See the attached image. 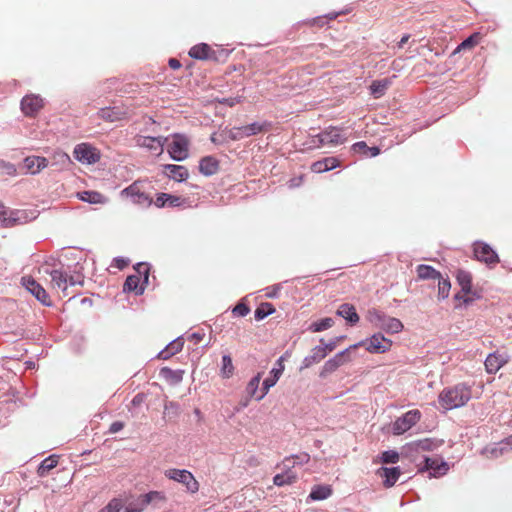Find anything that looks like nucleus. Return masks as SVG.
Returning <instances> with one entry per match:
<instances>
[{
	"label": "nucleus",
	"mask_w": 512,
	"mask_h": 512,
	"mask_svg": "<svg viewBox=\"0 0 512 512\" xmlns=\"http://www.w3.org/2000/svg\"><path fill=\"white\" fill-rule=\"evenodd\" d=\"M471 398V387L465 383H458L443 389L438 396V401L443 409L452 410L465 406Z\"/></svg>",
	"instance_id": "nucleus-1"
},
{
	"label": "nucleus",
	"mask_w": 512,
	"mask_h": 512,
	"mask_svg": "<svg viewBox=\"0 0 512 512\" xmlns=\"http://www.w3.org/2000/svg\"><path fill=\"white\" fill-rule=\"evenodd\" d=\"M121 195L138 205L150 206L153 202V199L146 192L145 183L142 181L133 182L121 191Z\"/></svg>",
	"instance_id": "nucleus-2"
},
{
	"label": "nucleus",
	"mask_w": 512,
	"mask_h": 512,
	"mask_svg": "<svg viewBox=\"0 0 512 512\" xmlns=\"http://www.w3.org/2000/svg\"><path fill=\"white\" fill-rule=\"evenodd\" d=\"M165 476L184 485L189 493L195 494L199 491V482L188 470L171 468L165 471Z\"/></svg>",
	"instance_id": "nucleus-3"
},
{
	"label": "nucleus",
	"mask_w": 512,
	"mask_h": 512,
	"mask_svg": "<svg viewBox=\"0 0 512 512\" xmlns=\"http://www.w3.org/2000/svg\"><path fill=\"white\" fill-rule=\"evenodd\" d=\"M368 317L376 327L388 333H399L404 327L399 319L382 315L376 310L369 311Z\"/></svg>",
	"instance_id": "nucleus-4"
},
{
	"label": "nucleus",
	"mask_w": 512,
	"mask_h": 512,
	"mask_svg": "<svg viewBox=\"0 0 512 512\" xmlns=\"http://www.w3.org/2000/svg\"><path fill=\"white\" fill-rule=\"evenodd\" d=\"M138 275H129L126 278L123 289L128 292H135L137 295L143 293L144 288L140 285V276H143V284H147L149 280V267L145 263H139L135 267Z\"/></svg>",
	"instance_id": "nucleus-5"
},
{
	"label": "nucleus",
	"mask_w": 512,
	"mask_h": 512,
	"mask_svg": "<svg viewBox=\"0 0 512 512\" xmlns=\"http://www.w3.org/2000/svg\"><path fill=\"white\" fill-rule=\"evenodd\" d=\"M189 139L183 134L172 135V141L167 147L170 157L176 161L185 160L189 154Z\"/></svg>",
	"instance_id": "nucleus-6"
},
{
	"label": "nucleus",
	"mask_w": 512,
	"mask_h": 512,
	"mask_svg": "<svg viewBox=\"0 0 512 512\" xmlns=\"http://www.w3.org/2000/svg\"><path fill=\"white\" fill-rule=\"evenodd\" d=\"M265 130V125L255 122L242 127H234L224 131L226 139L238 141L252 135H257Z\"/></svg>",
	"instance_id": "nucleus-7"
},
{
	"label": "nucleus",
	"mask_w": 512,
	"mask_h": 512,
	"mask_svg": "<svg viewBox=\"0 0 512 512\" xmlns=\"http://www.w3.org/2000/svg\"><path fill=\"white\" fill-rule=\"evenodd\" d=\"M346 140L343 135V131L337 127H329L323 132L312 138V144L316 147H320L322 145L330 144V145H338L342 144Z\"/></svg>",
	"instance_id": "nucleus-8"
},
{
	"label": "nucleus",
	"mask_w": 512,
	"mask_h": 512,
	"mask_svg": "<svg viewBox=\"0 0 512 512\" xmlns=\"http://www.w3.org/2000/svg\"><path fill=\"white\" fill-rule=\"evenodd\" d=\"M392 341L384 337L381 333L372 335L369 339L358 344V346H364L365 349L373 354H381L389 351L392 347ZM354 345L353 348H356Z\"/></svg>",
	"instance_id": "nucleus-9"
},
{
	"label": "nucleus",
	"mask_w": 512,
	"mask_h": 512,
	"mask_svg": "<svg viewBox=\"0 0 512 512\" xmlns=\"http://www.w3.org/2000/svg\"><path fill=\"white\" fill-rule=\"evenodd\" d=\"M45 273H47L50 276V289L56 292H62L64 296H67V289L68 286H73L76 284V281L73 279V277H68L66 273H64L61 270H45Z\"/></svg>",
	"instance_id": "nucleus-10"
},
{
	"label": "nucleus",
	"mask_w": 512,
	"mask_h": 512,
	"mask_svg": "<svg viewBox=\"0 0 512 512\" xmlns=\"http://www.w3.org/2000/svg\"><path fill=\"white\" fill-rule=\"evenodd\" d=\"M97 116L105 122L113 123L129 119L130 110L125 105L104 107L98 110Z\"/></svg>",
	"instance_id": "nucleus-11"
},
{
	"label": "nucleus",
	"mask_w": 512,
	"mask_h": 512,
	"mask_svg": "<svg viewBox=\"0 0 512 512\" xmlns=\"http://www.w3.org/2000/svg\"><path fill=\"white\" fill-rule=\"evenodd\" d=\"M21 284L43 305H52L47 291L32 276H23Z\"/></svg>",
	"instance_id": "nucleus-12"
},
{
	"label": "nucleus",
	"mask_w": 512,
	"mask_h": 512,
	"mask_svg": "<svg viewBox=\"0 0 512 512\" xmlns=\"http://www.w3.org/2000/svg\"><path fill=\"white\" fill-rule=\"evenodd\" d=\"M421 418V413L419 410H410L406 412L402 417H399L393 423V433L395 435H401L408 431L412 426H414Z\"/></svg>",
	"instance_id": "nucleus-13"
},
{
	"label": "nucleus",
	"mask_w": 512,
	"mask_h": 512,
	"mask_svg": "<svg viewBox=\"0 0 512 512\" xmlns=\"http://www.w3.org/2000/svg\"><path fill=\"white\" fill-rule=\"evenodd\" d=\"M74 157L83 164H94L99 161V151L90 144L81 143L75 146Z\"/></svg>",
	"instance_id": "nucleus-14"
},
{
	"label": "nucleus",
	"mask_w": 512,
	"mask_h": 512,
	"mask_svg": "<svg viewBox=\"0 0 512 512\" xmlns=\"http://www.w3.org/2000/svg\"><path fill=\"white\" fill-rule=\"evenodd\" d=\"M134 140L137 146L146 148L147 150L153 151L160 155L164 151V145L167 143L168 137H150L137 135Z\"/></svg>",
	"instance_id": "nucleus-15"
},
{
	"label": "nucleus",
	"mask_w": 512,
	"mask_h": 512,
	"mask_svg": "<svg viewBox=\"0 0 512 512\" xmlns=\"http://www.w3.org/2000/svg\"><path fill=\"white\" fill-rule=\"evenodd\" d=\"M473 250L477 260L484 262L487 265H496L499 263L497 253L488 244L484 242H475Z\"/></svg>",
	"instance_id": "nucleus-16"
},
{
	"label": "nucleus",
	"mask_w": 512,
	"mask_h": 512,
	"mask_svg": "<svg viewBox=\"0 0 512 512\" xmlns=\"http://www.w3.org/2000/svg\"><path fill=\"white\" fill-rule=\"evenodd\" d=\"M43 105V99L35 94L26 95L21 100V110L28 117H34L43 108Z\"/></svg>",
	"instance_id": "nucleus-17"
},
{
	"label": "nucleus",
	"mask_w": 512,
	"mask_h": 512,
	"mask_svg": "<svg viewBox=\"0 0 512 512\" xmlns=\"http://www.w3.org/2000/svg\"><path fill=\"white\" fill-rule=\"evenodd\" d=\"M277 367L271 371V377L266 378L263 381L261 393L256 397L257 401L262 400L268 393L269 389L273 387L284 371L283 357H280L276 362Z\"/></svg>",
	"instance_id": "nucleus-18"
},
{
	"label": "nucleus",
	"mask_w": 512,
	"mask_h": 512,
	"mask_svg": "<svg viewBox=\"0 0 512 512\" xmlns=\"http://www.w3.org/2000/svg\"><path fill=\"white\" fill-rule=\"evenodd\" d=\"M508 361H509V356L505 353H499V352L490 353L484 362L485 370L489 374H495Z\"/></svg>",
	"instance_id": "nucleus-19"
},
{
	"label": "nucleus",
	"mask_w": 512,
	"mask_h": 512,
	"mask_svg": "<svg viewBox=\"0 0 512 512\" xmlns=\"http://www.w3.org/2000/svg\"><path fill=\"white\" fill-rule=\"evenodd\" d=\"M349 361L348 349L336 354L333 358L329 359L325 362L322 370L320 372L321 377H326L327 375L336 371L340 366Z\"/></svg>",
	"instance_id": "nucleus-20"
},
{
	"label": "nucleus",
	"mask_w": 512,
	"mask_h": 512,
	"mask_svg": "<svg viewBox=\"0 0 512 512\" xmlns=\"http://www.w3.org/2000/svg\"><path fill=\"white\" fill-rule=\"evenodd\" d=\"M48 166V160L40 156H28L23 161L22 168L26 173L37 174Z\"/></svg>",
	"instance_id": "nucleus-21"
},
{
	"label": "nucleus",
	"mask_w": 512,
	"mask_h": 512,
	"mask_svg": "<svg viewBox=\"0 0 512 512\" xmlns=\"http://www.w3.org/2000/svg\"><path fill=\"white\" fill-rule=\"evenodd\" d=\"M18 211L9 210L0 202V223L2 227L10 228L22 223Z\"/></svg>",
	"instance_id": "nucleus-22"
},
{
	"label": "nucleus",
	"mask_w": 512,
	"mask_h": 512,
	"mask_svg": "<svg viewBox=\"0 0 512 512\" xmlns=\"http://www.w3.org/2000/svg\"><path fill=\"white\" fill-rule=\"evenodd\" d=\"M377 475L384 479L383 485L386 488H390L398 481L401 471L398 467H381L377 470Z\"/></svg>",
	"instance_id": "nucleus-23"
},
{
	"label": "nucleus",
	"mask_w": 512,
	"mask_h": 512,
	"mask_svg": "<svg viewBox=\"0 0 512 512\" xmlns=\"http://www.w3.org/2000/svg\"><path fill=\"white\" fill-rule=\"evenodd\" d=\"M189 56L198 60H208L214 58L215 52L208 44L200 43L190 49Z\"/></svg>",
	"instance_id": "nucleus-24"
},
{
	"label": "nucleus",
	"mask_w": 512,
	"mask_h": 512,
	"mask_svg": "<svg viewBox=\"0 0 512 512\" xmlns=\"http://www.w3.org/2000/svg\"><path fill=\"white\" fill-rule=\"evenodd\" d=\"M156 498H163L157 491L149 492L139 497L138 504L126 507L125 512H142L144 507L147 506L152 500Z\"/></svg>",
	"instance_id": "nucleus-25"
},
{
	"label": "nucleus",
	"mask_w": 512,
	"mask_h": 512,
	"mask_svg": "<svg viewBox=\"0 0 512 512\" xmlns=\"http://www.w3.org/2000/svg\"><path fill=\"white\" fill-rule=\"evenodd\" d=\"M425 469L431 471L430 476L437 477L444 475L448 471L447 463L440 461L437 458H426Z\"/></svg>",
	"instance_id": "nucleus-26"
},
{
	"label": "nucleus",
	"mask_w": 512,
	"mask_h": 512,
	"mask_svg": "<svg viewBox=\"0 0 512 512\" xmlns=\"http://www.w3.org/2000/svg\"><path fill=\"white\" fill-rule=\"evenodd\" d=\"M164 173L175 181H184L188 178V170L181 165L167 164L164 166Z\"/></svg>",
	"instance_id": "nucleus-27"
},
{
	"label": "nucleus",
	"mask_w": 512,
	"mask_h": 512,
	"mask_svg": "<svg viewBox=\"0 0 512 512\" xmlns=\"http://www.w3.org/2000/svg\"><path fill=\"white\" fill-rule=\"evenodd\" d=\"M339 160L335 157H327L322 160L316 161L311 165V170L314 173H323L338 167Z\"/></svg>",
	"instance_id": "nucleus-28"
},
{
	"label": "nucleus",
	"mask_w": 512,
	"mask_h": 512,
	"mask_svg": "<svg viewBox=\"0 0 512 512\" xmlns=\"http://www.w3.org/2000/svg\"><path fill=\"white\" fill-rule=\"evenodd\" d=\"M219 169V162L216 158L212 156H206L200 160L199 163V171L206 175L210 176L215 174Z\"/></svg>",
	"instance_id": "nucleus-29"
},
{
	"label": "nucleus",
	"mask_w": 512,
	"mask_h": 512,
	"mask_svg": "<svg viewBox=\"0 0 512 512\" xmlns=\"http://www.w3.org/2000/svg\"><path fill=\"white\" fill-rule=\"evenodd\" d=\"M392 78H384L380 80H374L370 85V92L375 98L382 97L387 89L392 85Z\"/></svg>",
	"instance_id": "nucleus-30"
},
{
	"label": "nucleus",
	"mask_w": 512,
	"mask_h": 512,
	"mask_svg": "<svg viewBox=\"0 0 512 512\" xmlns=\"http://www.w3.org/2000/svg\"><path fill=\"white\" fill-rule=\"evenodd\" d=\"M333 493L330 485H315L312 487L309 494V499L312 501H320L329 498Z\"/></svg>",
	"instance_id": "nucleus-31"
},
{
	"label": "nucleus",
	"mask_w": 512,
	"mask_h": 512,
	"mask_svg": "<svg viewBox=\"0 0 512 512\" xmlns=\"http://www.w3.org/2000/svg\"><path fill=\"white\" fill-rule=\"evenodd\" d=\"M59 456L50 455L45 458L39 465L37 469V474L39 477H45L49 474V472L55 468L58 464Z\"/></svg>",
	"instance_id": "nucleus-32"
},
{
	"label": "nucleus",
	"mask_w": 512,
	"mask_h": 512,
	"mask_svg": "<svg viewBox=\"0 0 512 512\" xmlns=\"http://www.w3.org/2000/svg\"><path fill=\"white\" fill-rule=\"evenodd\" d=\"M184 341L180 338L172 341L167 347L158 354V358L167 360L171 356L180 352L183 349Z\"/></svg>",
	"instance_id": "nucleus-33"
},
{
	"label": "nucleus",
	"mask_w": 512,
	"mask_h": 512,
	"mask_svg": "<svg viewBox=\"0 0 512 512\" xmlns=\"http://www.w3.org/2000/svg\"><path fill=\"white\" fill-rule=\"evenodd\" d=\"M337 314L343 318H345L351 324H356L359 321V316L356 312V309L353 305L350 304H342L338 310Z\"/></svg>",
	"instance_id": "nucleus-34"
},
{
	"label": "nucleus",
	"mask_w": 512,
	"mask_h": 512,
	"mask_svg": "<svg viewBox=\"0 0 512 512\" xmlns=\"http://www.w3.org/2000/svg\"><path fill=\"white\" fill-rule=\"evenodd\" d=\"M456 280L461 286V292L469 294L472 289V276L468 271L458 270L456 273Z\"/></svg>",
	"instance_id": "nucleus-35"
},
{
	"label": "nucleus",
	"mask_w": 512,
	"mask_h": 512,
	"mask_svg": "<svg viewBox=\"0 0 512 512\" xmlns=\"http://www.w3.org/2000/svg\"><path fill=\"white\" fill-rule=\"evenodd\" d=\"M416 272H417L418 278L422 279V280H428V279L437 280V279H440V277H441V273L429 265H424V264L418 265L416 268Z\"/></svg>",
	"instance_id": "nucleus-36"
},
{
	"label": "nucleus",
	"mask_w": 512,
	"mask_h": 512,
	"mask_svg": "<svg viewBox=\"0 0 512 512\" xmlns=\"http://www.w3.org/2000/svg\"><path fill=\"white\" fill-rule=\"evenodd\" d=\"M297 480V475L292 470H287L284 473L276 474L273 477V483L276 486H285V485H291L295 483Z\"/></svg>",
	"instance_id": "nucleus-37"
},
{
	"label": "nucleus",
	"mask_w": 512,
	"mask_h": 512,
	"mask_svg": "<svg viewBox=\"0 0 512 512\" xmlns=\"http://www.w3.org/2000/svg\"><path fill=\"white\" fill-rule=\"evenodd\" d=\"M78 198L91 204H103L106 198L97 191H82L77 194Z\"/></svg>",
	"instance_id": "nucleus-38"
},
{
	"label": "nucleus",
	"mask_w": 512,
	"mask_h": 512,
	"mask_svg": "<svg viewBox=\"0 0 512 512\" xmlns=\"http://www.w3.org/2000/svg\"><path fill=\"white\" fill-rule=\"evenodd\" d=\"M482 36L479 32H475L465 39L454 51V53L460 52L461 50L472 49L480 43Z\"/></svg>",
	"instance_id": "nucleus-39"
},
{
	"label": "nucleus",
	"mask_w": 512,
	"mask_h": 512,
	"mask_svg": "<svg viewBox=\"0 0 512 512\" xmlns=\"http://www.w3.org/2000/svg\"><path fill=\"white\" fill-rule=\"evenodd\" d=\"M261 377H262V374L259 372L248 382L246 389H245L248 397L256 399V397L260 395V394H257V392H258L259 384L261 381Z\"/></svg>",
	"instance_id": "nucleus-40"
},
{
	"label": "nucleus",
	"mask_w": 512,
	"mask_h": 512,
	"mask_svg": "<svg viewBox=\"0 0 512 512\" xmlns=\"http://www.w3.org/2000/svg\"><path fill=\"white\" fill-rule=\"evenodd\" d=\"M275 312V308L271 303L264 302L261 303L255 310V319L262 320L268 315H271Z\"/></svg>",
	"instance_id": "nucleus-41"
},
{
	"label": "nucleus",
	"mask_w": 512,
	"mask_h": 512,
	"mask_svg": "<svg viewBox=\"0 0 512 512\" xmlns=\"http://www.w3.org/2000/svg\"><path fill=\"white\" fill-rule=\"evenodd\" d=\"M221 376L223 378H230L234 373V366L232 363V359L229 355H224L222 357V366H221Z\"/></svg>",
	"instance_id": "nucleus-42"
},
{
	"label": "nucleus",
	"mask_w": 512,
	"mask_h": 512,
	"mask_svg": "<svg viewBox=\"0 0 512 512\" xmlns=\"http://www.w3.org/2000/svg\"><path fill=\"white\" fill-rule=\"evenodd\" d=\"M438 280V298L439 300L446 299L449 296L451 283L448 279L440 277Z\"/></svg>",
	"instance_id": "nucleus-43"
},
{
	"label": "nucleus",
	"mask_w": 512,
	"mask_h": 512,
	"mask_svg": "<svg viewBox=\"0 0 512 512\" xmlns=\"http://www.w3.org/2000/svg\"><path fill=\"white\" fill-rule=\"evenodd\" d=\"M334 321L332 318H323L317 322H314L311 324L310 326V329L313 331V332H320V331H323V330H326L330 327H332Z\"/></svg>",
	"instance_id": "nucleus-44"
},
{
	"label": "nucleus",
	"mask_w": 512,
	"mask_h": 512,
	"mask_svg": "<svg viewBox=\"0 0 512 512\" xmlns=\"http://www.w3.org/2000/svg\"><path fill=\"white\" fill-rule=\"evenodd\" d=\"M327 355L326 348L322 346H317L312 350V355L310 356L312 362L318 363L322 359H324Z\"/></svg>",
	"instance_id": "nucleus-45"
},
{
	"label": "nucleus",
	"mask_w": 512,
	"mask_h": 512,
	"mask_svg": "<svg viewBox=\"0 0 512 512\" xmlns=\"http://www.w3.org/2000/svg\"><path fill=\"white\" fill-rule=\"evenodd\" d=\"M399 460V453L393 450L384 451L381 455L383 463H397Z\"/></svg>",
	"instance_id": "nucleus-46"
},
{
	"label": "nucleus",
	"mask_w": 512,
	"mask_h": 512,
	"mask_svg": "<svg viewBox=\"0 0 512 512\" xmlns=\"http://www.w3.org/2000/svg\"><path fill=\"white\" fill-rule=\"evenodd\" d=\"M415 448L422 451H430L434 448L435 443L430 439H423L415 442Z\"/></svg>",
	"instance_id": "nucleus-47"
},
{
	"label": "nucleus",
	"mask_w": 512,
	"mask_h": 512,
	"mask_svg": "<svg viewBox=\"0 0 512 512\" xmlns=\"http://www.w3.org/2000/svg\"><path fill=\"white\" fill-rule=\"evenodd\" d=\"M121 509V502L118 499L111 500L107 506L101 509L99 512H119Z\"/></svg>",
	"instance_id": "nucleus-48"
},
{
	"label": "nucleus",
	"mask_w": 512,
	"mask_h": 512,
	"mask_svg": "<svg viewBox=\"0 0 512 512\" xmlns=\"http://www.w3.org/2000/svg\"><path fill=\"white\" fill-rule=\"evenodd\" d=\"M250 312V308L245 303H238L232 310L235 316L244 317Z\"/></svg>",
	"instance_id": "nucleus-49"
},
{
	"label": "nucleus",
	"mask_w": 512,
	"mask_h": 512,
	"mask_svg": "<svg viewBox=\"0 0 512 512\" xmlns=\"http://www.w3.org/2000/svg\"><path fill=\"white\" fill-rule=\"evenodd\" d=\"M498 448H496L494 451L499 450L500 454H503L504 452H507L509 450H512V435L507 437L504 441L500 442L498 444Z\"/></svg>",
	"instance_id": "nucleus-50"
},
{
	"label": "nucleus",
	"mask_w": 512,
	"mask_h": 512,
	"mask_svg": "<svg viewBox=\"0 0 512 512\" xmlns=\"http://www.w3.org/2000/svg\"><path fill=\"white\" fill-rule=\"evenodd\" d=\"M352 149L355 153L368 156L369 146L364 142L360 141L352 145Z\"/></svg>",
	"instance_id": "nucleus-51"
},
{
	"label": "nucleus",
	"mask_w": 512,
	"mask_h": 512,
	"mask_svg": "<svg viewBox=\"0 0 512 512\" xmlns=\"http://www.w3.org/2000/svg\"><path fill=\"white\" fill-rule=\"evenodd\" d=\"M168 200L169 198L167 193H160L157 195L155 201H153L152 203H154L156 207L162 208L166 206Z\"/></svg>",
	"instance_id": "nucleus-52"
},
{
	"label": "nucleus",
	"mask_w": 512,
	"mask_h": 512,
	"mask_svg": "<svg viewBox=\"0 0 512 512\" xmlns=\"http://www.w3.org/2000/svg\"><path fill=\"white\" fill-rule=\"evenodd\" d=\"M124 428V423L121 421L113 422L109 427V432L114 434L121 431Z\"/></svg>",
	"instance_id": "nucleus-53"
},
{
	"label": "nucleus",
	"mask_w": 512,
	"mask_h": 512,
	"mask_svg": "<svg viewBox=\"0 0 512 512\" xmlns=\"http://www.w3.org/2000/svg\"><path fill=\"white\" fill-rule=\"evenodd\" d=\"M168 198H169V200L166 205H168L170 207H176L181 204V198L178 196H173V195L168 194Z\"/></svg>",
	"instance_id": "nucleus-54"
},
{
	"label": "nucleus",
	"mask_w": 512,
	"mask_h": 512,
	"mask_svg": "<svg viewBox=\"0 0 512 512\" xmlns=\"http://www.w3.org/2000/svg\"><path fill=\"white\" fill-rule=\"evenodd\" d=\"M161 374H162L164 377H166V378H168V377H170V376H171V378H175L177 381H179V380L181 379V377H180V376H178L174 371H172V370H171V369H169V368H163V369L161 370Z\"/></svg>",
	"instance_id": "nucleus-55"
},
{
	"label": "nucleus",
	"mask_w": 512,
	"mask_h": 512,
	"mask_svg": "<svg viewBox=\"0 0 512 512\" xmlns=\"http://www.w3.org/2000/svg\"><path fill=\"white\" fill-rule=\"evenodd\" d=\"M129 264V261L124 259V258H115L114 259V265L115 267H117L118 269L122 270L124 269L125 267H127Z\"/></svg>",
	"instance_id": "nucleus-56"
},
{
	"label": "nucleus",
	"mask_w": 512,
	"mask_h": 512,
	"mask_svg": "<svg viewBox=\"0 0 512 512\" xmlns=\"http://www.w3.org/2000/svg\"><path fill=\"white\" fill-rule=\"evenodd\" d=\"M302 181H303V176H299L297 178H292L289 180L288 186H289V188L298 187L301 185Z\"/></svg>",
	"instance_id": "nucleus-57"
},
{
	"label": "nucleus",
	"mask_w": 512,
	"mask_h": 512,
	"mask_svg": "<svg viewBox=\"0 0 512 512\" xmlns=\"http://www.w3.org/2000/svg\"><path fill=\"white\" fill-rule=\"evenodd\" d=\"M55 157H58L59 158V161H61L62 163H69L70 162V157L68 154L64 153V152H58L55 154Z\"/></svg>",
	"instance_id": "nucleus-58"
},
{
	"label": "nucleus",
	"mask_w": 512,
	"mask_h": 512,
	"mask_svg": "<svg viewBox=\"0 0 512 512\" xmlns=\"http://www.w3.org/2000/svg\"><path fill=\"white\" fill-rule=\"evenodd\" d=\"M223 104H227L229 106H234L236 103H240V98H224L220 101Z\"/></svg>",
	"instance_id": "nucleus-59"
},
{
	"label": "nucleus",
	"mask_w": 512,
	"mask_h": 512,
	"mask_svg": "<svg viewBox=\"0 0 512 512\" xmlns=\"http://www.w3.org/2000/svg\"><path fill=\"white\" fill-rule=\"evenodd\" d=\"M169 66L176 70V69H179L181 67V63L179 60L175 59V58H171L169 59V62H168Z\"/></svg>",
	"instance_id": "nucleus-60"
},
{
	"label": "nucleus",
	"mask_w": 512,
	"mask_h": 512,
	"mask_svg": "<svg viewBox=\"0 0 512 512\" xmlns=\"http://www.w3.org/2000/svg\"><path fill=\"white\" fill-rule=\"evenodd\" d=\"M380 154V148L377 146L369 147L368 156L375 157Z\"/></svg>",
	"instance_id": "nucleus-61"
},
{
	"label": "nucleus",
	"mask_w": 512,
	"mask_h": 512,
	"mask_svg": "<svg viewBox=\"0 0 512 512\" xmlns=\"http://www.w3.org/2000/svg\"><path fill=\"white\" fill-rule=\"evenodd\" d=\"M249 401H250V397H248V396L246 398L242 399L238 404L237 410L239 411L240 409L247 407L249 405Z\"/></svg>",
	"instance_id": "nucleus-62"
},
{
	"label": "nucleus",
	"mask_w": 512,
	"mask_h": 512,
	"mask_svg": "<svg viewBox=\"0 0 512 512\" xmlns=\"http://www.w3.org/2000/svg\"><path fill=\"white\" fill-rule=\"evenodd\" d=\"M409 38H410V35H409V34L404 35V36L401 38V40L398 42V47H399V48H402V47H403V46L408 42Z\"/></svg>",
	"instance_id": "nucleus-63"
},
{
	"label": "nucleus",
	"mask_w": 512,
	"mask_h": 512,
	"mask_svg": "<svg viewBox=\"0 0 512 512\" xmlns=\"http://www.w3.org/2000/svg\"><path fill=\"white\" fill-rule=\"evenodd\" d=\"M455 298L456 299H463L464 303H469L471 301L470 298H464L460 292L455 295Z\"/></svg>",
	"instance_id": "nucleus-64"
}]
</instances>
